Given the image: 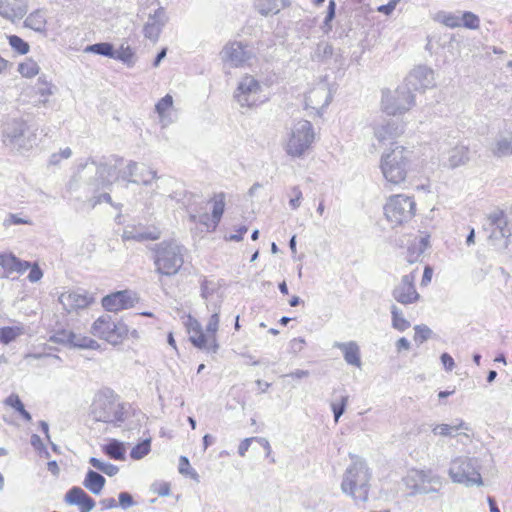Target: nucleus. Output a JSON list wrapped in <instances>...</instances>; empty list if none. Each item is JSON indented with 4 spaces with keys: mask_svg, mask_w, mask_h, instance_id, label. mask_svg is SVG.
<instances>
[{
    "mask_svg": "<svg viewBox=\"0 0 512 512\" xmlns=\"http://www.w3.org/2000/svg\"><path fill=\"white\" fill-rule=\"evenodd\" d=\"M119 178V173L114 165L97 163L93 159H87L80 163L77 172L69 182V189L76 190L79 182H84L92 190L106 188Z\"/></svg>",
    "mask_w": 512,
    "mask_h": 512,
    "instance_id": "1",
    "label": "nucleus"
},
{
    "mask_svg": "<svg viewBox=\"0 0 512 512\" xmlns=\"http://www.w3.org/2000/svg\"><path fill=\"white\" fill-rule=\"evenodd\" d=\"M412 157L413 151L395 143L384 151L381 156L380 169L386 182L391 185H400L405 182Z\"/></svg>",
    "mask_w": 512,
    "mask_h": 512,
    "instance_id": "2",
    "label": "nucleus"
},
{
    "mask_svg": "<svg viewBox=\"0 0 512 512\" xmlns=\"http://www.w3.org/2000/svg\"><path fill=\"white\" fill-rule=\"evenodd\" d=\"M90 333L112 346L123 345L128 339H138L136 329H130L122 318L108 314L99 316L91 325Z\"/></svg>",
    "mask_w": 512,
    "mask_h": 512,
    "instance_id": "3",
    "label": "nucleus"
},
{
    "mask_svg": "<svg viewBox=\"0 0 512 512\" xmlns=\"http://www.w3.org/2000/svg\"><path fill=\"white\" fill-rule=\"evenodd\" d=\"M219 323V313H214L210 316L205 329H203L201 323L191 315L187 316L184 325L189 335V341L194 347L209 353H216L219 348L217 341Z\"/></svg>",
    "mask_w": 512,
    "mask_h": 512,
    "instance_id": "4",
    "label": "nucleus"
},
{
    "mask_svg": "<svg viewBox=\"0 0 512 512\" xmlns=\"http://www.w3.org/2000/svg\"><path fill=\"white\" fill-rule=\"evenodd\" d=\"M91 413L96 421L117 423L124 420V408L111 389L99 390L92 401Z\"/></svg>",
    "mask_w": 512,
    "mask_h": 512,
    "instance_id": "5",
    "label": "nucleus"
},
{
    "mask_svg": "<svg viewBox=\"0 0 512 512\" xmlns=\"http://www.w3.org/2000/svg\"><path fill=\"white\" fill-rule=\"evenodd\" d=\"M36 141L35 132L28 131V124L20 118L9 119L2 126V142L6 147L21 151L30 150Z\"/></svg>",
    "mask_w": 512,
    "mask_h": 512,
    "instance_id": "6",
    "label": "nucleus"
},
{
    "mask_svg": "<svg viewBox=\"0 0 512 512\" xmlns=\"http://www.w3.org/2000/svg\"><path fill=\"white\" fill-rule=\"evenodd\" d=\"M315 140L313 125L308 120H298L293 123L285 151L292 157H301Z\"/></svg>",
    "mask_w": 512,
    "mask_h": 512,
    "instance_id": "7",
    "label": "nucleus"
},
{
    "mask_svg": "<svg viewBox=\"0 0 512 512\" xmlns=\"http://www.w3.org/2000/svg\"><path fill=\"white\" fill-rule=\"evenodd\" d=\"M415 206L411 197L402 194L393 195L384 205V214L389 222L408 223L414 216Z\"/></svg>",
    "mask_w": 512,
    "mask_h": 512,
    "instance_id": "8",
    "label": "nucleus"
},
{
    "mask_svg": "<svg viewBox=\"0 0 512 512\" xmlns=\"http://www.w3.org/2000/svg\"><path fill=\"white\" fill-rule=\"evenodd\" d=\"M183 262V248L179 245L173 243L161 245L156 251L155 265L160 274L167 276L176 274Z\"/></svg>",
    "mask_w": 512,
    "mask_h": 512,
    "instance_id": "9",
    "label": "nucleus"
},
{
    "mask_svg": "<svg viewBox=\"0 0 512 512\" xmlns=\"http://www.w3.org/2000/svg\"><path fill=\"white\" fill-rule=\"evenodd\" d=\"M234 98L241 107L251 108L265 101L263 87L252 75L243 76L238 82Z\"/></svg>",
    "mask_w": 512,
    "mask_h": 512,
    "instance_id": "10",
    "label": "nucleus"
},
{
    "mask_svg": "<svg viewBox=\"0 0 512 512\" xmlns=\"http://www.w3.org/2000/svg\"><path fill=\"white\" fill-rule=\"evenodd\" d=\"M414 104V95L404 84L399 86L393 93H386L382 97L383 109L389 115L405 113Z\"/></svg>",
    "mask_w": 512,
    "mask_h": 512,
    "instance_id": "11",
    "label": "nucleus"
},
{
    "mask_svg": "<svg viewBox=\"0 0 512 512\" xmlns=\"http://www.w3.org/2000/svg\"><path fill=\"white\" fill-rule=\"evenodd\" d=\"M369 479L370 473L365 463L354 462L347 469L341 488L346 494L355 497L358 488L366 486Z\"/></svg>",
    "mask_w": 512,
    "mask_h": 512,
    "instance_id": "12",
    "label": "nucleus"
},
{
    "mask_svg": "<svg viewBox=\"0 0 512 512\" xmlns=\"http://www.w3.org/2000/svg\"><path fill=\"white\" fill-rule=\"evenodd\" d=\"M138 301L136 292L125 289L104 296L101 305L105 311L118 313L135 307Z\"/></svg>",
    "mask_w": 512,
    "mask_h": 512,
    "instance_id": "13",
    "label": "nucleus"
},
{
    "mask_svg": "<svg viewBox=\"0 0 512 512\" xmlns=\"http://www.w3.org/2000/svg\"><path fill=\"white\" fill-rule=\"evenodd\" d=\"M94 301L93 295L80 289L68 290L61 293L59 296V302L67 313L86 309L91 306Z\"/></svg>",
    "mask_w": 512,
    "mask_h": 512,
    "instance_id": "14",
    "label": "nucleus"
},
{
    "mask_svg": "<svg viewBox=\"0 0 512 512\" xmlns=\"http://www.w3.org/2000/svg\"><path fill=\"white\" fill-rule=\"evenodd\" d=\"M449 475L454 482L482 484L480 473L467 460L457 459L453 461L449 469Z\"/></svg>",
    "mask_w": 512,
    "mask_h": 512,
    "instance_id": "15",
    "label": "nucleus"
},
{
    "mask_svg": "<svg viewBox=\"0 0 512 512\" xmlns=\"http://www.w3.org/2000/svg\"><path fill=\"white\" fill-rule=\"evenodd\" d=\"M404 85L411 92L433 88L435 86L434 71L427 66H417L408 74Z\"/></svg>",
    "mask_w": 512,
    "mask_h": 512,
    "instance_id": "16",
    "label": "nucleus"
},
{
    "mask_svg": "<svg viewBox=\"0 0 512 512\" xmlns=\"http://www.w3.org/2000/svg\"><path fill=\"white\" fill-rule=\"evenodd\" d=\"M168 20L169 17L166 13V10L163 7L157 8L153 13L148 15L147 21L144 23V37L153 43H156Z\"/></svg>",
    "mask_w": 512,
    "mask_h": 512,
    "instance_id": "17",
    "label": "nucleus"
},
{
    "mask_svg": "<svg viewBox=\"0 0 512 512\" xmlns=\"http://www.w3.org/2000/svg\"><path fill=\"white\" fill-rule=\"evenodd\" d=\"M332 100V94L327 84L320 83L313 87L305 97L306 108L312 109L317 115L329 105Z\"/></svg>",
    "mask_w": 512,
    "mask_h": 512,
    "instance_id": "18",
    "label": "nucleus"
},
{
    "mask_svg": "<svg viewBox=\"0 0 512 512\" xmlns=\"http://www.w3.org/2000/svg\"><path fill=\"white\" fill-rule=\"evenodd\" d=\"M416 275L414 272L405 275L401 283L395 287L393 297L401 304L408 305L416 303L420 299L419 293L416 291L414 281Z\"/></svg>",
    "mask_w": 512,
    "mask_h": 512,
    "instance_id": "19",
    "label": "nucleus"
},
{
    "mask_svg": "<svg viewBox=\"0 0 512 512\" xmlns=\"http://www.w3.org/2000/svg\"><path fill=\"white\" fill-rule=\"evenodd\" d=\"M121 176L132 183L151 185L156 178V172L145 165L139 166L135 162H129Z\"/></svg>",
    "mask_w": 512,
    "mask_h": 512,
    "instance_id": "20",
    "label": "nucleus"
},
{
    "mask_svg": "<svg viewBox=\"0 0 512 512\" xmlns=\"http://www.w3.org/2000/svg\"><path fill=\"white\" fill-rule=\"evenodd\" d=\"M251 56V51L242 42L228 43L222 50V59L233 67L243 65Z\"/></svg>",
    "mask_w": 512,
    "mask_h": 512,
    "instance_id": "21",
    "label": "nucleus"
},
{
    "mask_svg": "<svg viewBox=\"0 0 512 512\" xmlns=\"http://www.w3.org/2000/svg\"><path fill=\"white\" fill-rule=\"evenodd\" d=\"M209 204L211 206L210 216L205 213L200 216L199 220H197L196 215H190V220L198 222L199 224H207L208 221H211L213 224H218L221 221L225 210L226 194L224 192L214 194V196L209 201Z\"/></svg>",
    "mask_w": 512,
    "mask_h": 512,
    "instance_id": "22",
    "label": "nucleus"
},
{
    "mask_svg": "<svg viewBox=\"0 0 512 512\" xmlns=\"http://www.w3.org/2000/svg\"><path fill=\"white\" fill-rule=\"evenodd\" d=\"M52 340L59 343H66L73 347L84 348V349H98L99 343L87 336H78L72 331L60 330L57 331L53 336Z\"/></svg>",
    "mask_w": 512,
    "mask_h": 512,
    "instance_id": "23",
    "label": "nucleus"
},
{
    "mask_svg": "<svg viewBox=\"0 0 512 512\" xmlns=\"http://www.w3.org/2000/svg\"><path fill=\"white\" fill-rule=\"evenodd\" d=\"M28 11V0H0V16L15 22L22 19Z\"/></svg>",
    "mask_w": 512,
    "mask_h": 512,
    "instance_id": "24",
    "label": "nucleus"
},
{
    "mask_svg": "<svg viewBox=\"0 0 512 512\" xmlns=\"http://www.w3.org/2000/svg\"><path fill=\"white\" fill-rule=\"evenodd\" d=\"M65 502L69 505L78 506L79 512H90L95 507L94 499L82 488L76 486L65 494Z\"/></svg>",
    "mask_w": 512,
    "mask_h": 512,
    "instance_id": "25",
    "label": "nucleus"
},
{
    "mask_svg": "<svg viewBox=\"0 0 512 512\" xmlns=\"http://www.w3.org/2000/svg\"><path fill=\"white\" fill-rule=\"evenodd\" d=\"M429 246V235L418 234L413 239L409 240L405 259L408 263L413 264L417 262L424 251Z\"/></svg>",
    "mask_w": 512,
    "mask_h": 512,
    "instance_id": "26",
    "label": "nucleus"
},
{
    "mask_svg": "<svg viewBox=\"0 0 512 512\" xmlns=\"http://www.w3.org/2000/svg\"><path fill=\"white\" fill-rule=\"evenodd\" d=\"M0 266L4 270L5 274L10 276L13 274L25 273L28 270L30 263L27 261H21L12 253H3L0 254Z\"/></svg>",
    "mask_w": 512,
    "mask_h": 512,
    "instance_id": "27",
    "label": "nucleus"
},
{
    "mask_svg": "<svg viewBox=\"0 0 512 512\" xmlns=\"http://www.w3.org/2000/svg\"><path fill=\"white\" fill-rule=\"evenodd\" d=\"M491 153L498 158L512 155V132L499 133L490 146Z\"/></svg>",
    "mask_w": 512,
    "mask_h": 512,
    "instance_id": "28",
    "label": "nucleus"
},
{
    "mask_svg": "<svg viewBox=\"0 0 512 512\" xmlns=\"http://www.w3.org/2000/svg\"><path fill=\"white\" fill-rule=\"evenodd\" d=\"M155 111L163 127H166L173 123V97L170 94H166L156 103Z\"/></svg>",
    "mask_w": 512,
    "mask_h": 512,
    "instance_id": "29",
    "label": "nucleus"
},
{
    "mask_svg": "<svg viewBox=\"0 0 512 512\" xmlns=\"http://www.w3.org/2000/svg\"><path fill=\"white\" fill-rule=\"evenodd\" d=\"M469 160V150L464 145H457L447 152L443 164L449 168H456L464 165Z\"/></svg>",
    "mask_w": 512,
    "mask_h": 512,
    "instance_id": "30",
    "label": "nucleus"
},
{
    "mask_svg": "<svg viewBox=\"0 0 512 512\" xmlns=\"http://www.w3.org/2000/svg\"><path fill=\"white\" fill-rule=\"evenodd\" d=\"M3 403L6 407L10 408L21 420L25 422H30L32 420L30 413L25 409V406L18 394H10Z\"/></svg>",
    "mask_w": 512,
    "mask_h": 512,
    "instance_id": "31",
    "label": "nucleus"
},
{
    "mask_svg": "<svg viewBox=\"0 0 512 512\" xmlns=\"http://www.w3.org/2000/svg\"><path fill=\"white\" fill-rule=\"evenodd\" d=\"M46 24L47 20L43 10L33 11L26 17L24 21V26L26 28L32 29L39 33L46 32Z\"/></svg>",
    "mask_w": 512,
    "mask_h": 512,
    "instance_id": "32",
    "label": "nucleus"
},
{
    "mask_svg": "<svg viewBox=\"0 0 512 512\" xmlns=\"http://www.w3.org/2000/svg\"><path fill=\"white\" fill-rule=\"evenodd\" d=\"M106 480L105 478L93 471L89 470L84 478L83 485L85 488H87L90 492L93 494H100L105 486Z\"/></svg>",
    "mask_w": 512,
    "mask_h": 512,
    "instance_id": "33",
    "label": "nucleus"
},
{
    "mask_svg": "<svg viewBox=\"0 0 512 512\" xmlns=\"http://www.w3.org/2000/svg\"><path fill=\"white\" fill-rule=\"evenodd\" d=\"M102 451L110 459L118 461L125 460V444L116 439H110L107 444L102 446Z\"/></svg>",
    "mask_w": 512,
    "mask_h": 512,
    "instance_id": "34",
    "label": "nucleus"
},
{
    "mask_svg": "<svg viewBox=\"0 0 512 512\" xmlns=\"http://www.w3.org/2000/svg\"><path fill=\"white\" fill-rule=\"evenodd\" d=\"M343 351L344 358L347 363L354 365L356 367H360L361 359H360V351L357 344L350 342L347 344H342L340 346Z\"/></svg>",
    "mask_w": 512,
    "mask_h": 512,
    "instance_id": "35",
    "label": "nucleus"
},
{
    "mask_svg": "<svg viewBox=\"0 0 512 512\" xmlns=\"http://www.w3.org/2000/svg\"><path fill=\"white\" fill-rule=\"evenodd\" d=\"M113 59L119 60L126 64L128 67H133L136 63V57L133 49L130 46L121 45L119 49L114 50Z\"/></svg>",
    "mask_w": 512,
    "mask_h": 512,
    "instance_id": "36",
    "label": "nucleus"
},
{
    "mask_svg": "<svg viewBox=\"0 0 512 512\" xmlns=\"http://www.w3.org/2000/svg\"><path fill=\"white\" fill-rule=\"evenodd\" d=\"M254 8L263 16L280 11L278 0H254Z\"/></svg>",
    "mask_w": 512,
    "mask_h": 512,
    "instance_id": "37",
    "label": "nucleus"
},
{
    "mask_svg": "<svg viewBox=\"0 0 512 512\" xmlns=\"http://www.w3.org/2000/svg\"><path fill=\"white\" fill-rule=\"evenodd\" d=\"M468 430V425L463 421L459 420L455 425L439 424L433 428V432L439 436H451L453 432L458 430Z\"/></svg>",
    "mask_w": 512,
    "mask_h": 512,
    "instance_id": "38",
    "label": "nucleus"
},
{
    "mask_svg": "<svg viewBox=\"0 0 512 512\" xmlns=\"http://www.w3.org/2000/svg\"><path fill=\"white\" fill-rule=\"evenodd\" d=\"M23 334L21 326H6L0 328V343L9 344Z\"/></svg>",
    "mask_w": 512,
    "mask_h": 512,
    "instance_id": "39",
    "label": "nucleus"
},
{
    "mask_svg": "<svg viewBox=\"0 0 512 512\" xmlns=\"http://www.w3.org/2000/svg\"><path fill=\"white\" fill-rule=\"evenodd\" d=\"M87 53H94L98 55H102L105 57H109L113 59L114 56V47L111 43L108 42H101L89 45L84 50Z\"/></svg>",
    "mask_w": 512,
    "mask_h": 512,
    "instance_id": "40",
    "label": "nucleus"
},
{
    "mask_svg": "<svg viewBox=\"0 0 512 512\" xmlns=\"http://www.w3.org/2000/svg\"><path fill=\"white\" fill-rule=\"evenodd\" d=\"M253 442H257L259 443L267 452V455H269V453L271 452V447H270V444L267 440L265 439H262V438H258V437H251V438H246L244 439L243 441H241V443L239 444V447H238V453L241 457H244L246 455V452L248 451L250 445L253 443Z\"/></svg>",
    "mask_w": 512,
    "mask_h": 512,
    "instance_id": "41",
    "label": "nucleus"
},
{
    "mask_svg": "<svg viewBox=\"0 0 512 512\" xmlns=\"http://www.w3.org/2000/svg\"><path fill=\"white\" fill-rule=\"evenodd\" d=\"M151 451V438H147L137 443L130 451V457L133 460H140L147 456Z\"/></svg>",
    "mask_w": 512,
    "mask_h": 512,
    "instance_id": "42",
    "label": "nucleus"
},
{
    "mask_svg": "<svg viewBox=\"0 0 512 512\" xmlns=\"http://www.w3.org/2000/svg\"><path fill=\"white\" fill-rule=\"evenodd\" d=\"M435 19L449 28L461 26V17L456 13L442 11L436 14Z\"/></svg>",
    "mask_w": 512,
    "mask_h": 512,
    "instance_id": "43",
    "label": "nucleus"
},
{
    "mask_svg": "<svg viewBox=\"0 0 512 512\" xmlns=\"http://www.w3.org/2000/svg\"><path fill=\"white\" fill-rule=\"evenodd\" d=\"M39 70V65L33 59H26L18 67L19 73L26 78H32L36 76L39 73Z\"/></svg>",
    "mask_w": 512,
    "mask_h": 512,
    "instance_id": "44",
    "label": "nucleus"
},
{
    "mask_svg": "<svg viewBox=\"0 0 512 512\" xmlns=\"http://www.w3.org/2000/svg\"><path fill=\"white\" fill-rule=\"evenodd\" d=\"M392 326L400 332H403L410 327L409 321L397 307L392 308Z\"/></svg>",
    "mask_w": 512,
    "mask_h": 512,
    "instance_id": "45",
    "label": "nucleus"
},
{
    "mask_svg": "<svg viewBox=\"0 0 512 512\" xmlns=\"http://www.w3.org/2000/svg\"><path fill=\"white\" fill-rule=\"evenodd\" d=\"M89 463L96 469L100 470L108 476H114L118 473L119 468L111 463H105L95 457L90 458Z\"/></svg>",
    "mask_w": 512,
    "mask_h": 512,
    "instance_id": "46",
    "label": "nucleus"
},
{
    "mask_svg": "<svg viewBox=\"0 0 512 512\" xmlns=\"http://www.w3.org/2000/svg\"><path fill=\"white\" fill-rule=\"evenodd\" d=\"M179 473L188 476L194 480H198V473L192 468L189 459L186 456H180L178 463Z\"/></svg>",
    "mask_w": 512,
    "mask_h": 512,
    "instance_id": "47",
    "label": "nucleus"
},
{
    "mask_svg": "<svg viewBox=\"0 0 512 512\" xmlns=\"http://www.w3.org/2000/svg\"><path fill=\"white\" fill-rule=\"evenodd\" d=\"M510 216L506 211H503L502 209L496 207L493 208L488 214H487V220L491 222V224H497L500 221H504V224H508V222H511L509 220Z\"/></svg>",
    "mask_w": 512,
    "mask_h": 512,
    "instance_id": "48",
    "label": "nucleus"
},
{
    "mask_svg": "<svg viewBox=\"0 0 512 512\" xmlns=\"http://www.w3.org/2000/svg\"><path fill=\"white\" fill-rule=\"evenodd\" d=\"M432 335L431 329L426 325H416L414 327V341L416 344H422Z\"/></svg>",
    "mask_w": 512,
    "mask_h": 512,
    "instance_id": "49",
    "label": "nucleus"
},
{
    "mask_svg": "<svg viewBox=\"0 0 512 512\" xmlns=\"http://www.w3.org/2000/svg\"><path fill=\"white\" fill-rule=\"evenodd\" d=\"M10 46L18 53L24 55L29 52V44L17 35L8 36Z\"/></svg>",
    "mask_w": 512,
    "mask_h": 512,
    "instance_id": "50",
    "label": "nucleus"
},
{
    "mask_svg": "<svg viewBox=\"0 0 512 512\" xmlns=\"http://www.w3.org/2000/svg\"><path fill=\"white\" fill-rule=\"evenodd\" d=\"M461 17V25L469 29H478L480 20L477 15L472 12H465Z\"/></svg>",
    "mask_w": 512,
    "mask_h": 512,
    "instance_id": "51",
    "label": "nucleus"
},
{
    "mask_svg": "<svg viewBox=\"0 0 512 512\" xmlns=\"http://www.w3.org/2000/svg\"><path fill=\"white\" fill-rule=\"evenodd\" d=\"M302 192L299 187L295 186L290 190L289 193V206L291 209H297L302 202Z\"/></svg>",
    "mask_w": 512,
    "mask_h": 512,
    "instance_id": "52",
    "label": "nucleus"
},
{
    "mask_svg": "<svg viewBox=\"0 0 512 512\" xmlns=\"http://www.w3.org/2000/svg\"><path fill=\"white\" fill-rule=\"evenodd\" d=\"M71 155H72V150L69 147H66L58 153H53L50 156L49 164L50 165H58L62 159H68L71 157Z\"/></svg>",
    "mask_w": 512,
    "mask_h": 512,
    "instance_id": "53",
    "label": "nucleus"
},
{
    "mask_svg": "<svg viewBox=\"0 0 512 512\" xmlns=\"http://www.w3.org/2000/svg\"><path fill=\"white\" fill-rule=\"evenodd\" d=\"M53 86L51 83L47 82L45 79L39 78L37 83V93L41 97H49L53 94L52 90Z\"/></svg>",
    "mask_w": 512,
    "mask_h": 512,
    "instance_id": "54",
    "label": "nucleus"
},
{
    "mask_svg": "<svg viewBox=\"0 0 512 512\" xmlns=\"http://www.w3.org/2000/svg\"><path fill=\"white\" fill-rule=\"evenodd\" d=\"M305 348H306V341L304 338L297 337V338H293L290 341V344H289L290 352L295 355L302 353L305 350Z\"/></svg>",
    "mask_w": 512,
    "mask_h": 512,
    "instance_id": "55",
    "label": "nucleus"
},
{
    "mask_svg": "<svg viewBox=\"0 0 512 512\" xmlns=\"http://www.w3.org/2000/svg\"><path fill=\"white\" fill-rule=\"evenodd\" d=\"M347 402H348V397L343 396V397H341L340 401L332 404V410H333L334 418H335L336 422L339 420L340 416L344 413Z\"/></svg>",
    "mask_w": 512,
    "mask_h": 512,
    "instance_id": "56",
    "label": "nucleus"
},
{
    "mask_svg": "<svg viewBox=\"0 0 512 512\" xmlns=\"http://www.w3.org/2000/svg\"><path fill=\"white\" fill-rule=\"evenodd\" d=\"M170 483L165 481L156 482L153 484V492L158 496H168L170 494Z\"/></svg>",
    "mask_w": 512,
    "mask_h": 512,
    "instance_id": "57",
    "label": "nucleus"
},
{
    "mask_svg": "<svg viewBox=\"0 0 512 512\" xmlns=\"http://www.w3.org/2000/svg\"><path fill=\"white\" fill-rule=\"evenodd\" d=\"M28 269H30L28 279L31 282H37L42 278L43 273H42V270L40 269V267L38 266V264H36V263L30 264Z\"/></svg>",
    "mask_w": 512,
    "mask_h": 512,
    "instance_id": "58",
    "label": "nucleus"
},
{
    "mask_svg": "<svg viewBox=\"0 0 512 512\" xmlns=\"http://www.w3.org/2000/svg\"><path fill=\"white\" fill-rule=\"evenodd\" d=\"M118 499H119V504L123 508H128V507L132 506L134 503L132 496L128 492H121L119 494Z\"/></svg>",
    "mask_w": 512,
    "mask_h": 512,
    "instance_id": "59",
    "label": "nucleus"
},
{
    "mask_svg": "<svg viewBox=\"0 0 512 512\" xmlns=\"http://www.w3.org/2000/svg\"><path fill=\"white\" fill-rule=\"evenodd\" d=\"M335 12H336V2L334 0H330L324 20H326V22H332V20L335 17Z\"/></svg>",
    "mask_w": 512,
    "mask_h": 512,
    "instance_id": "60",
    "label": "nucleus"
},
{
    "mask_svg": "<svg viewBox=\"0 0 512 512\" xmlns=\"http://www.w3.org/2000/svg\"><path fill=\"white\" fill-rule=\"evenodd\" d=\"M432 276H433V270L430 266H426L424 268V272H423V276H422V280H421V285L423 286H426L428 285L431 280H432Z\"/></svg>",
    "mask_w": 512,
    "mask_h": 512,
    "instance_id": "61",
    "label": "nucleus"
},
{
    "mask_svg": "<svg viewBox=\"0 0 512 512\" xmlns=\"http://www.w3.org/2000/svg\"><path fill=\"white\" fill-rule=\"evenodd\" d=\"M4 224H29L28 220L19 217L16 214H10L9 218L4 221Z\"/></svg>",
    "mask_w": 512,
    "mask_h": 512,
    "instance_id": "62",
    "label": "nucleus"
},
{
    "mask_svg": "<svg viewBox=\"0 0 512 512\" xmlns=\"http://www.w3.org/2000/svg\"><path fill=\"white\" fill-rule=\"evenodd\" d=\"M441 361H442L444 367L447 370H452L453 369V367H454V360H453V358L449 354L443 353L442 356H441Z\"/></svg>",
    "mask_w": 512,
    "mask_h": 512,
    "instance_id": "63",
    "label": "nucleus"
},
{
    "mask_svg": "<svg viewBox=\"0 0 512 512\" xmlns=\"http://www.w3.org/2000/svg\"><path fill=\"white\" fill-rule=\"evenodd\" d=\"M317 51H321L325 57H331L333 54V47L328 43H324L318 45Z\"/></svg>",
    "mask_w": 512,
    "mask_h": 512,
    "instance_id": "64",
    "label": "nucleus"
}]
</instances>
